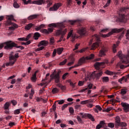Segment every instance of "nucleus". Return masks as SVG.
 <instances>
[{
  "label": "nucleus",
  "instance_id": "nucleus-52",
  "mask_svg": "<svg viewBox=\"0 0 129 129\" xmlns=\"http://www.w3.org/2000/svg\"><path fill=\"white\" fill-rule=\"evenodd\" d=\"M126 125H127V124L125 122H122L120 124V126H122V127H123V126L125 127V126H126Z\"/></svg>",
  "mask_w": 129,
  "mask_h": 129
},
{
  "label": "nucleus",
  "instance_id": "nucleus-48",
  "mask_svg": "<svg viewBox=\"0 0 129 129\" xmlns=\"http://www.w3.org/2000/svg\"><path fill=\"white\" fill-rule=\"evenodd\" d=\"M32 37V34H29L26 36V38H25V41L27 42V41H29V39Z\"/></svg>",
  "mask_w": 129,
  "mask_h": 129
},
{
  "label": "nucleus",
  "instance_id": "nucleus-17",
  "mask_svg": "<svg viewBox=\"0 0 129 129\" xmlns=\"http://www.w3.org/2000/svg\"><path fill=\"white\" fill-rule=\"evenodd\" d=\"M48 41L46 40H42L39 42L38 44V47H41V46H43L44 47H46L48 44Z\"/></svg>",
  "mask_w": 129,
  "mask_h": 129
},
{
  "label": "nucleus",
  "instance_id": "nucleus-7",
  "mask_svg": "<svg viewBox=\"0 0 129 129\" xmlns=\"http://www.w3.org/2000/svg\"><path fill=\"white\" fill-rule=\"evenodd\" d=\"M117 56L121 59L122 63H129V53L128 55L122 54L121 51H118Z\"/></svg>",
  "mask_w": 129,
  "mask_h": 129
},
{
  "label": "nucleus",
  "instance_id": "nucleus-14",
  "mask_svg": "<svg viewBox=\"0 0 129 129\" xmlns=\"http://www.w3.org/2000/svg\"><path fill=\"white\" fill-rule=\"evenodd\" d=\"M78 34H80L81 36H84L86 34V29L85 28L81 27L78 30Z\"/></svg>",
  "mask_w": 129,
  "mask_h": 129
},
{
  "label": "nucleus",
  "instance_id": "nucleus-9",
  "mask_svg": "<svg viewBox=\"0 0 129 129\" xmlns=\"http://www.w3.org/2000/svg\"><path fill=\"white\" fill-rule=\"evenodd\" d=\"M67 33V29H64L63 30L62 29H59L56 31V36H60V35H61L60 38L62 40H63V38H64V35L66 34Z\"/></svg>",
  "mask_w": 129,
  "mask_h": 129
},
{
  "label": "nucleus",
  "instance_id": "nucleus-63",
  "mask_svg": "<svg viewBox=\"0 0 129 129\" xmlns=\"http://www.w3.org/2000/svg\"><path fill=\"white\" fill-rule=\"evenodd\" d=\"M13 105H17V101L13 100L11 101Z\"/></svg>",
  "mask_w": 129,
  "mask_h": 129
},
{
  "label": "nucleus",
  "instance_id": "nucleus-64",
  "mask_svg": "<svg viewBox=\"0 0 129 129\" xmlns=\"http://www.w3.org/2000/svg\"><path fill=\"white\" fill-rule=\"evenodd\" d=\"M126 37L127 40H129V30H127V33L126 34Z\"/></svg>",
  "mask_w": 129,
  "mask_h": 129
},
{
  "label": "nucleus",
  "instance_id": "nucleus-35",
  "mask_svg": "<svg viewBox=\"0 0 129 129\" xmlns=\"http://www.w3.org/2000/svg\"><path fill=\"white\" fill-rule=\"evenodd\" d=\"M125 81V82H126V77H123L121 79L118 80V82H120V83H121L122 81Z\"/></svg>",
  "mask_w": 129,
  "mask_h": 129
},
{
  "label": "nucleus",
  "instance_id": "nucleus-56",
  "mask_svg": "<svg viewBox=\"0 0 129 129\" xmlns=\"http://www.w3.org/2000/svg\"><path fill=\"white\" fill-rule=\"evenodd\" d=\"M99 124H100V125H102V127L103 126V125H104V124H105V121H104V120L101 121Z\"/></svg>",
  "mask_w": 129,
  "mask_h": 129
},
{
  "label": "nucleus",
  "instance_id": "nucleus-23",
  "mask_svg": "<svg viewBox=\"0 0 129 129\" xmlns=\"http://www.w3.org/2000/svg\"><path fill=\"white\" fill-rule=\"evenodd\" d=\"M31 80L33 82H36V81L37 80V72H35L33 75L32 77L31 78Z\"/></svg>",
  "mask_w": 129,
  "mask_h": 129
},
{
  "label": "nucleus",
  "instance_id": "nucleus-11",
  "mask_svg": "<svg viewBox=\"0 0 129 129\" xmlns=\"http://www.w3.org/2000/svg\"><path fill=\"white\" fill-rule=\"evenodd\" d=\"M14 52H12L9 56V60H12L14 63L17 61V58H19V53H15V55H13Z\"/></svg>",
  "mask_w": 129,
  "mask_h": 129
},
{
  "label": "nucleus",
  "instance_id": "nucleus-41",
  "mask_svg": "<svg viewBox=\"0 0 129 129\" xmlns=\"http://www.w3.org/2000/svg\"><path fill=\"white\" fill-rule=\"evenodd\" d=\"M117 66H119L120 69H124V68H126L128 67V66L120 65L119 63H117Z\"/></svg>",
  "mask_w": 129,
  "mask_h": 129
},
{
  "label": "nucleus",
  "instance_id": "nucleus-32",
  "mask_svg": "<svg viewBox=\"0 0 129 129\" xmlns=\"http://www.w3.org/2000/svg\"><path fill=\"white\" fill-rule=\"evenodd\" d=\"M48 27H49V28H57L58 25L55 23H51L48 25Z\"/></svg>",
  "mask_w": 129,
  "mask_h": 129
},
{
  "label": "nucleus",
  "instance_id": "nucleus-40",
  "mask_svg": "<svg viewBox=\"0 0 129 129\" xmlns=\"http://www.w3.org/2000/svg\"><path fill=\"white\" fill-rule=\"evenodd\" d=\"M49 42L51 45H53L54 43H55V39L53 37H51L50 38Z\"/></svg>",
  "mask_w": 129,
  "mask_h": 129
},
{
  "label": "nucleus",
  "instance_id": "nucleus-55",
  "mask_svg": "<svg viewBox=\"0 0 129 129\" xmlns=\"http://www.w3.org/2000/svg\"><path fill=\"white\" fill-rule=\"evenodd\" d=\"M96 108H97L98 110H99V111H101V110H102V108H101L99 105H96Z\"/></svg>",
  "mask_w": 129,
  "mask_h": 129
},
{
  "label": "nucleus",
  "instance_id": "nucleus-22",
  "mask_svg": "<svg viewBox=\"0 0 129 129\" xmlns=\"http://www.w3.org/2000/svg\"><path fill=\"white\" fill-rule=\"evenodd\" d=\"M40 37H41V34H40V33H39L38 32H35L34 33L33 36L34 40H38V39H39Z\"/></svg>",
  "mask_w": 129,
  "mask_h": 129
},
{
  "label": "nucleus",
  "instance_id": "nucleus-44",
  "mask_svg": "<svg viewBox=\"0 0 129 129\" xmlns=\"http://www.w3.org/2000/svg\"><path fill=\"white\" fill-rule=\"evenodd\" d=\"M21 109H16L14 111V114H20V111H21Z\"/></svg>",
  "mask_w": 129,
  "mask_h": 129
},
{
  "label": "nucleus",
  "instance_id": "nucleus-25",
  "mask_svg": "<svg viewBox=\"0 0 129 129\" xmlns=\"http://www.w3.org/2000/svg\"><path fill=\"white\" fill-rule=\"evenodd\" d=\"M64 50V48L63 47L58 48L57 49L56 51L58 55H61L62 54V52H63V50Z\"/></svg>",
  "mask_w": 129,
  "mask_h": 129
},
{
  "label": "nucleus",
  "instance_id": "nucleus-29",
  "mask_svg": "<svg viewBox=\"0 0 129 129\" xmlns=\"http://www.w3.org/2000/svg\"><path fill=\"white\" fill-rule=\"evenodd\" d=\"M126 92H127V89H121L120 93L121 95H124V94H126Z\"/></svg>",
  "mask_w": 129,
  "mask_h": 129
},
{
  "label": "nucleus",
  "instance_id": "nucleus-31",
  "mask_svg": "<svg viewBox=\"0 0 129 129\" xmlns=\"http://www.w3.org/2000/svg\"><path fill=\"white\" fill-rule=\"evenodd\" d=\"M128 9V8L122 7L120 9V11L121 13H124V12H126Z\"/></svg>",
  "mask_w": 129,
  "mask_h": 129
},
{
  "label": "nucleus",
  "instance_id": "nucleus-18",
  "mask_svg": "<svg viewBox=\"0 0 129 129\" xmlns=\"http://www.w3.org/2000/svg\"><path fill=\"white\" fill-rule=\"evenodd\" d=\"M44 0H37V1H34L32 2V4L33 5H38V6H41L44 4Z\"/></svg>",
  "mask_w": 129,
  "mask_h": 129
},
{
  "label": "nucleus",
  "instance_id": "nucleus-38",
  "mask_svg": "<svg viewBox=\"0 0 129 129\" xmlns=\"http://www.w3.org/2000/svg\"><path fill=\"white\" fill-rule=\"evenodd\" d=\"M68 82H69V83H70V85L71 86H72V87L73 89L75 88V84H76V83H73L72 82H71V81H70V80Z\"/></svg>",
  "mask_w": 129,
  "mask_h": 129
},
{
  "label": "nucleus",
  "instance_id": "nucleus-37",
  "mask_svg": "<svg viewBox=\"0 0 129 129\" xmlns=\"http://www.w3.org/2000/svg\"><path fill=\"white\" fill-rule=\"evenodd\" d=\"M10 107V103L6 102L4 105V109H9Z\"/></svg>",
  "mask_w": 129,
  "mask_h": 129
},
{
  "label": "nucleus",
  "instance_id": "nucleus-60",
  "mask_svg": "<svg viewBox=\"0 0 129 129\" xmlns=\"http://www.w3.org/2000/svg\"><path fill=\"white\" fill-rule=\"evenodd\" d=\"M69 111H70V113H74V109H73V108H72V107H70L69 108Z\"/></svg>",
  "mask_w": 129,
  "mask_h": 129
},
{
  "label": "nucleus",
  "instance_id": "nucleus-21",
  "mask_svg": "<svg viewBox=\"0 0 129 129\" xmlns=\"http://www.w3.org/2000/svg\"><path fill=\"white\" fill-rule=\"evenodd\" d=\"M54 78L55 83H59V82H60V76H59V73L55 74L54 76Z\"/></svg>",
  "mask_w": 129,
  "mask_h": 129
},
{
  "label": "nucleus",
  "instance_id": "nucleus-28",
  "mask_svg": "<svg viewBox=\"0 0 129 129\" xmlns=\"http://www.w3.org/2000/svg\"><path fill=\"white\" fill-rule=\"evenodd\" d=\"M15 64V61L10 59V62L6 63V66H13Z\"/></svg>",
  "mask_w": 129,
  "mask_h": 129
},
{
  "label": "nucleus",
  "instance_id": "nucleus-20",
  "mask_svg": "<svg viewBox=\"0 0 129 129\" xmlns=\"http://www.w3.org/2000/svg\"><path fill=\"white\" fill-rule=\"evenodd\" d=\"M70 24L71 25H74V24H78L79 26H81V23H82V21L81 20H77L74 21H70Z\"/></svg>",
  "mask_w": 129,
  "mask_h": 129
},
{
  "label": "nucleus",
  "instance_id": "nucleus-12",
  "mask_svg": "<svg viewBox=\"0 0 129 129\" xmlns=\"http://www.w3.org/2000/svg\"><path fill=\"white\" fill-rule=\"evenodd\" d=\"M117 20L121 23H125L127 21L126 17L124 14L120 15L117 18Z\"/></svg>",
  "mask_w": 129,
  "mask_h": 129
},
{
  "label": "nucleus",
  "instance_id": "nucleus-8",
  "mask_svg": "<svg viewBox=\"0 0 129 129\" xmlns=\"http://www.w3.org/2000/svg\"><path fill=\"white\" fill-rule=\"evenodd\" d=\"M79 115H82V118H89V119H91L92 121H95V119H94V117L92 115L89 113H80Z\"/></svg>",
  "mask_w": 129,
  "mask_h": 129
},
{
  "label": "nucleus",
  "instance_id": "nucleus-2",
  "mask_svg": "<svg viewBox=\"0 0 129 129\" xmlns=\"http://www.w3.org/2000/svg\"><path fill=\"white\" fill-rule=\"evenodd\" d=\"M93 41H95L96 42L94 43L91 45L90 47V50H95L96 48H98V47H99V46L101 45V42H100V38L97 34H95L92 36V39H90L89 45H91Z\"/></svg>",
  "mask_w": 129,
  "mask_h": 129
},
{
  "label": "nucleus",
  "instance_id": "nucleus-6",
  "mask_svg": "<svg viewBox=\"0 0 129 129\" xmlns=\"http://www.w3.org/2000/svg\"><path fill=\"white\" fill-rule=\"evenodd\" d=\"M120 32H124V28H121L119 29L114 28L111 30V32H109L107 34H101V36L103 38H106V37H109L111 36V35L113 34H115V33H119Z\"/></svg>",
  "mask_w": 129,
  "mask_h": 129
},
{
  "label": "nucleus",
  "instance_id": "nucleus-61",
  "mask_svg": "<svg viewBox=\"0 0 129 129\" xmlns=\"http://www.w3.org/2000/svg\"><path fill=\"white\" fill-rule=\"evenodd\" d=\"M18 41H25L26 42V38L21 37L18 38Z\"/></svg>",
  "mask_w": 129,
  "mask_h": 129
},
{
  "label": "nucleus",
  "instance_id": "nucleus-30",
  "mask_svg": "<svg viewBox=\"0 0 129 129\" xmlns=\"http://www.w3.org/2000/svg\"><path fill=\"white\" fill-rule=\"evenodd\" d=\"M58 87H59L61 90H66V86L62 85L61 84H57Z\"/></svg>",
  "mask_w": 129,
  "mask_h": 129
},
{
  "label": "nucleus",
  "instance_id": "nucleus-15",
  "mask_svg": "<svg viewBox=\"0 0 129 129\" xmlns=\"http://www.w3.org/2000/svg\"><path fill=\"white\" fill-rule=\"evenodd\" d=\"M121 105L123 107L125 112H129V104L126 103H121Z\"/></svg>",
  "mask_w": 129,
  "mask_h": 129
},
{
  "label": "nucleus",
  "instance_id": "nucleus-39",
  "mask_svg": "<svg viewBox=\"0 0 129 129\" xmlns=\"http://www.w3.org/2000/svg\"><path fill=\"white\" fill-rule=\"evenodd\" d=\"M102 80L103 82H108V81H109V79L108 78V77H103Z\"/></svg>",
  "mask_w": 129,
  "mask_h": 129
},
{
  "label": "nucleus",
  "instance_id": "nucleus-34",
  "mask_svg": "<svg viewBox=\"0 0 129 129\" xmlns=\"http://www.w3.org/2000/svg\"><path fill=\"white\" fill-rule=\"evenodd\" d=\"M52 92L53 94L57 93V92H59V89H58L57 88H54L52 90Z\"/></svg>",
  "mask_w": 129,
  "mask_h": 129
},
{
  "label": "nucleus",
  "instance_id": "nucleus-62",
  "mask_svg": "<svg viewBox=\"0 0 129 129\" xmlns=\"http://www.w3.org/2000/svg\"><path fill=\"white\" fill-rule=\"evenodd\" d=\"M68 75V73H65L63 75L62 78L63 80L66 79V76H67Z\"/></svg>",
  "mask_w": 129,
  "mask_h": 129
},
{
  "label": "nucleus",
  "instance_id": "nucleus-50",
  "mask_svg": "<svg viewBox=\"0 0 129 129\" xmlns=\"http://www.w3.org/2000/svg\"><path fill=\"white\" fill-rule=\"evenodd\" d=\"M43 49H45V46H39V47H38L36 49V51H42V50H43Z\"/></svg>",
  "mask_w": 129,
  "mask_h": 129
},
{
  "label": "nucleus",
  "instance_id": "nucleus-26",
  "mask_svg": "<svg viewBox=\"0 0 129 129\" xmlns=\"http://www.w3.org/2000/svg\"><path fill=\"white\" fill-rule=\"evenodd\" d=\"M70 32H72V35L71 36L72 38V42H74V41H75V39L76 38V35L73 34V30H71Z\"/></svg>",
  "mask_w": 129,
  "mask_h": 129
},
{
  "label": "nucleus",
  "instance_id": "nucleus-36",
  "mask_svg": "<svg viewBox=\"0 0 129 129\" xmlns=\"http://www.w3.org/2000/svg\"><path fill=\"white\" fill-rule=\"evenodd\" d=\"M40 32H41L42 34H46V35H48V34H49V31H48V30L46 29L41 30Z\"/></svg>",
  "mask_w": 129,
  "mask_h": 129
},
{
  "label": "nucleus",
  "instance_id": "nucleus-51",
  "mask_svg": "<svg viewBox=\"0 0 129 129\" xmlns=\"http://www.w3.org/2000/svg\"><path fill=\"white\" fill-rule=\"evenodd\" d=\"M111 1V0H108L106 5L105 6H104V8H107V7H108V6H109V5L110 4Z\"/></svg>",
  "mask_w": 129,
  "mask_h": 129
},
{
  "label": "nucleus",
  "instance_id": "nucleus-49",
  "mask_svg": "<svg viewBox=\"0 0 129 129\" xmlns=\"http://www.w3.org/2000/svg\"><path fill=\"white\" fill-rule=\"evenodd\" d=\"M67 62V60L66 59L63 60L62 61L60 62L59 63V65L60 66L65 65V64H66Z\"/></svg>",
  "mask_w": 129,
  "mask_h": 129
},
{
  "label": "nucleus",
  "instance_id": "nucleus-57",
  "mask_svg": "<svg viewBox=\"0 0 129 129\" xmlns=\"http://www.w3.org/2000/svg\"><path fill=\"white\" fill-rule=\"evenodd\" d=\"M16 123L14 122H10L9 124V126H14V125H16Z\"/></svg>",
  "mask_w": 129,
  "mask_h": 129
},
{
  "label": "nucleus",
  "instance_id": "nucleus-24",
  "mask_svg": "<svg viewBox=\"0 0 129 129\" xmlns=\"http://www.w3.org/2000/svg\"><path fill=\"white\" fill-rule=\"evenodd\" d=\"M37 17H38V15H31L28 17V20L29 21H31V20H34V19H37Z\"/></svg>",
  "mask_w": 129,
  "mask_h": 129
},
{
  "label": "nucleus",
  "instance_id": "nucleus-27",
  "mask_svg": "<svg viewBox=\"0 0 129 129\" xmlns=\"http://www.w3.org/2000/svg\"><path fill=\"white\" fill-rule=\"evenodd\" d=\"M34 26V24L32 23L28 24L27 26H25V30H30Z\"/></svg>",
  "mask_w": 129,
  "mask_h": 129
},
{
  "label": "nucleus",
  "instance_id": "nucleus-16",
  "mask_svg": "<svg viewBox=\"0 0 129 129\" xmlns=\"http://www.w3.org/2000/svg\"><path fill=\"white\" fill-rule=\"evenodd\" d=\"M115 127H116L117 128L120 126V117H119V116H117L115 118Z\"/></svg>",
  "mask_w": 129,
  "mask_h": 129
},
{
  "label": "nucleus",
  "instance_id": "nucleus-42",
  "mask_svg": "<svg viewBox=\"0 0 129 129\" xmlns=\"http://www.w3.org/2000/svg\"><path fill=\"white\" fill-rule=\"evenodd\" d=\"M108 126L111 128H113L114 127V123L112 122H110L108 123Z\"/></svg>",
  "mask_w": 129,
  "mask_h": 129
},
{
  "label": "nucleus",
  "instance_id": "nucleus-5",
  "mask_svg": "<svg viewBox=\"0 0 129 129\" xmlns=\"http://www.w3.org/2000/svg\"><path fill=\"white\" fill-rule=\"evenodd\" d=\"M12 21H16V20L14 19V16L10 15L9 16L8 21H7V25L8 26H12L9 28V30H11L12 31L15 30L16 28H18V25L16 24L13 23L12 22Z\"/></svg>",
  "mask_w": 129,
  "mask_h": 129
},
{
  "label": "nucleus",
  "instance_id": "nucleus-3",
  "mask_svg": "<svg viewBox=\"0 0 129 129\" xmlns=\"http://www.w3.org/2000/svg\"><path fill=\"white\" fill-rule=\"evenodd\" d=\"M4 45H6L4 47V49H6V50H12L14 47L18 49L20 48L21 50H24L25 49V47L22 46H18L16 43L13 42L12 41L5 42Z\"/></svg>",
  "mask_w": 129,
  "mask_h": 129
},
{
  "label": "nucleus",
  "instance_id": "nucleus-33",
  "mask_svg": "<svg viewBox=\"0 0 129 129\" xmlns=\"http://www.w3.org/2000/svg\"><path fill=\"white\" fill-rule=\"evenodd\" d=\"M13 6L15 9H19V8H20V5L18 4V2L16 1L14 2Z\"/></svg>",
  "mask_w": 129,
  "mask_h": 129
},
{
  "label": "nucleus",
  "instance_id": "nucleus-10",
  "mask_svg": "<svg viewBox=\"0 0 129 129\" xmlns=\"http://www.w3.org/2000/svg\"><path fill=\"white\" fill-rule=\"evenodd\" d=\"M61 6H62V4L60 3L55 4L52 7H51L49 8V12H51V11L56 12V11L58 10L59 8H60V7H61Z\"/></svg>",
  "mask_w": 129,
  "mask_h": 129
},
{
  "label": "nucleus",
  "instance_id": "nucleus-47",
  "mask_svg": "<svg viewBox=\"0 0 129 129\" xmlns=\"http://www.w3.org/2000/svg\"><path fill=\"white\" fill-rule=\"evenodd\" d=\"M87 103H89V100H87L81 102V104H87Z\"/></svg>",
  "mask_w": 129,
  "mask_h": 129
},
{
  "label": "nucleus",
  "instance_id": "nucleus-13",
  "mask_svg": "<svg viewBox=\"0 0 129 129\" xmlns=\"http://www.w3.org/2000/svg\"><path fill=\"white\" fill-rule=\"evenodd\" d=\"M107 52V48L105 47H102L99 52V56L100 57H103V56H105V53Z\"/></svg>",
  "mask_w": 129,
  "mask_h": 129
},
{
  "label": "nucleus",
  "instance_id": "nucleus-43",
  "mask_svg": "<svg viewBox=\"0 0 129 129\" xmlns=\"http://www.w3.org/2000/svg\"><path fill=\"white\" fill-rule=\"evenodd\" d=\"M56 101L54 102L52 106V110L54 112H56Z\"/></svg>",
  "mask_w": 129,
  "mask_h": 129
},
{
  "label": "nucleus",
  "instance_id": "nucleus-53",
  "mask_svg": "<svg viewBox=\"0 0 129 129\" xmlns=\"http://www.w3.org/2000/svg\"><path fill=\"white\" fill-rule=\"evenodd\" d=\"M57 102H58V104H63L64 102H65V101L64 100H58L56 101Z\"/></svg>",
  "mask_w": 129,
  "mask_h": 129
},
{
  "label": "nucleus",
  "instance_id": "nucleus-54",
  "mask_svg": "<svg viewBox=\"0 0 129 129\" xmlns=\"http://www.w3.org/2000/svg\"><path fill=\"white\" fill-rule=\"evenodd\" d=\"M77 119L78 120V121H79V122H82V119L81 118V117H80V116H77Z\"/></svg>",
  "mask_w": 129,
  "mask_h": 129
},
{
  "label": "nucleus",
  "instance_id": "nucleus-4",
  "mask_svg": "<svg viewBox=\"0 0 129 129\" xmlns=\"http://www.w3.org/2000/svg\"><path fill=\"white\" fill-rule=\"evenodd\" d=\"M94 58V54H91L89 56H86V58L82 57L80 59L78 64H76L73 67H71L70 68V70H71V69H73V68H75L76 67H78V66H80V65H82L83 63H85V59L86 60H91Z\"/></svg>",
  "mask_w": 129,
  "mask_h": 129
},
{
  "label": "nucleus",
  "instance_id": "nucleus-59",
  "mask_svg": "<svg viewBox=\"0 0 129 129\" xmlns=\"http://www.w3.org/2000/svg\"><path fill=\"white\" fill-rule=\"evenodd\" d=\"M56 53H57V49H54L53 53H52V57H55V56H56Z\"/></svg>",
  "mask_w": 129,
  "mask_h": 129
},
{
  "label": "nucleus",
  "instance_id": "nucleus-19",
  "mask_svg": "<svg viewBox=\"0 0 129 129\" xmlns=\"http://www.w3.org/2000/svg\"><path fill=\"white\" fill-rule=\"evenodd\" d=\"M118 45H119V41H117L116 44H113L112 46V50L113 53H116L117 49L116 48L118 46Z\"/></svg>",
  "mask_w": 129,
  "mask_h": 129
},
{
  "label": "nucleus",
  "instance_id": "nucleus-58",
  "mask_svg": "<svg viewBox=\"0 0 129 129\" xmlns=\"http://www.w3.org/2000/svg\"><path fill=\"white\" fill-rule=\"evenodd\" d=\"M71 35H72V31H70V32L68 33L67 39L68 40L70 37H71Z\"/></svg>",
  "mask_w": 129,
  "mask_h": 129
},
{
  "label": "nucleus",
  "instance_id": "nucleus-46",
  "mask_svg": "<svg viewBox=\"0 0 129 129\" xmlns=\"http://www.w3.org/2000/svg\"><path fill=\"white\" fill-rule=\"evenodd\" d=\"M72 2V0H68L67 6L68 8H69L71 6V3Z\"/></svg>",
  "mask_w": 129,
  "mask_h": 129
},
{
  "label": "nucleus",
  "instance_id": "nucleus-1",
  "mask_svg": "<svg viewBox=\"0 0 129 129\" xmlns=\"http://www.w3.org/2000/svg\"><path fill=\"white\" fill-rule=\"evenodd\" d=\"M105 64L104 62H96L94 64V66L97 71H94L91 75L90 77L92 79H96V80H99V78H100L102 76V74H103L102 69H103Z\"/></svg>",
  "mask_w": 129,
  "mask_h": 129
},
{
  "label": "nucleus",
  "instance_id": "nucleus-45",
  "mask_svg": "<svg viewBox=\"0 0 129 129\" xmlns=\"http://www.w3.org/2000/svg\"><path fill=\"white\" fill-rule=\"evenodd\" d=\"M70 104H71V103H70L64 104L62 106L61 110H64V109H65V108H66V107H67L68 106V105H70Z\"/></svg>",
  "mask_w": 129,
  "mask_h": 129
}]
</instances>
